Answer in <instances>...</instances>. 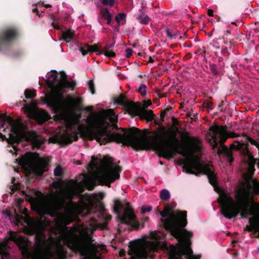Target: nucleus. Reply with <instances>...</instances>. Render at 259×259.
<instances>
[{"instance_id":"nucleus-1","label":"nucleus","mask_w":259,"mask_h":259,"mask_svg":"<svg viewBox=\"0 0 259 259\" xmlns=\"http://www.w3.org/2000/svg\"><path fill=\"white\" fill-rule=\"evenodd\" d=\"M108 120L113 124L117 122V116L113 109L102 110L94 128H84L79 126L77 130L90 140H96L100 145L115 142L124 146H131L137 150H153L159 157L168 160L174 158L177 153L188 157L192 151L201 149V141L197 138L190 137L188 133H186V136L189 145L181 144L176 133L161 125H159L157 132H153L154 136L151 140H141L139 137L142 135L141 131L136 127L120 128L121 133H111L108 130Z\"/></svg>"},{"instance_id":"nucleus-2","label":"nucleus","mask_w":259,"mask_h":259,"mask_svg":"<svg viewBox=\"0 0 259 259\" xmlns=\"http://www.w3.org/2000/svg\"><path fill=\"white\" fill-rule=\"evenodd\" d=\"M183 169L188 174L199 176L201 174L207 176L209 183L214 187V190L221 191L218 198L221 213L226 218L231 219L239 214L242 218L252 215V207L249 205L250 192L243 190L239 191L236 195L235 201L227 193L217 186L218 179L216 174L210 167L209 164H203L198 160H184Z\"/></svg>"},{"instance_id":"nucleus-3","label":"nucleus","mask_w":259,"mask_h":259,"mask_svg":"<svg viewBox=\"0 0 259 259\" xmlns=\"http://www.w3.org/2000/svg\"><path fill=\"white\" fill-rule=\"evenodd\" d=\"M78 183L71 181L69 187L59 191L51 205H47L42 199V193L38 191L32 190L30 193L22 191L26 199L30 203L33 209L40 216L49 214L54 216L59 211L62 210L64 212L61 215V220L64 225H67L73 221V217L81 215L82 213L81 206L78 203L72 201L74 197L81 196L80 193L76 189Z\"/></svg>"},{"instance_id":"nucleus-4","label":"nucleus","mask_w":259,"mask_h":259,"mask_svg":"<svg viewBox=\"0 0 259 259\" xmlns=\"http://www.w3.org/2000/svg\"><path fill=\"white\" fill-rule=\"evenodd\" d=\"M169 216L165 219H161L164 228L175 238L180 239L184 237L183 242L178 246L172 245L169 253V259H200V255H194L189 248L191 244L190 238L193 237L192 232L183 229L187 225V211L178 210L174 214L172 208L165 205L164 209Z\"/></svg>"},{"instance_id":"nucleus-5","label":"nucleus","mask_w":259,"mask_h":259,"mask_svg":"<svg viewBox=\"0 0 259 259\" xmlns=\"http://www.w3.org/2000/svg\"><path fill=\"white\" fill-rule=\"evenodd\" d=\"M52 73L49 75L47 79L48 87L52 90V94L47 98L48 106L51 107L55 113H63L73 104V100H67L63 97L64 90L67 88H73L76 85L74 81L69 82L67 80L66 74L64 72L61 73V78H58V73L56 70H52Z\"/></svg>"},{"instance_id":"nucleus-6","label":"nucleus","mask_w":259,"mask_h":259,"mask_svg":"<svg viewBox=\"0 0 259 259\" xmlns=\"http://www.w3.org/2000/svg\"><path fill=\"white\" fill-rule=\"evenodd\" d=\"M33 227L34 233L35 234L34 241L36 246L34 253L31 252L29 249V240L21 236L18 235L16 232H10L9 239L17 244L24 257L30 258V259H40L43 253L42 248L46 238V235L43 232L44 226L42 222L39 221L33 224Z\"/></svg>"},{"instance_id":"nucleus-7","label":"nucleus","mask_w":259,"mask_h":259,"mask_svg":"<svg viewBox=\"0 0 259 259\" xmlns=\"http://www.w3.org/2000/svg\"><path fill=\"white\" fill-rule=\"evenodd\" d=\"M227 129L226 125L215 124L210 126L209 131L212 133L210 135L211 138L209 139V143L214 152L216 151L218 155H224L226 157L227 161L231 163L234 161L232 150L224 145V143L228 138L238 137L240 136V135L234 132H228Z\"/></svg>"},{"instance_id":"nucleus-8","label":"nucleus","mask_w":259,"mask_h":259,"mask_svg":"<svg viewBox=\"0 0 259 259\" xmlns=\"http://www.w3.org/2000/svg\"><path fill=\"white\" fill-rule=\"evenodd\" d=\"M102 165L103 170L98 176V180L101 185L110 187V184L120 178V173L122 168L115 164L112 157L105 156L102 159Z\"/></svg>"},{"instance_id":"nucleus-9","label":"nucleus","mask_w":259,"mask_h":259,"mask_svg":"<svg viewBox=\"0 0 259 259\" xmlns=\"http://www.w3.org/2000/svg\"><path fill=\"white\" fill-rule=\"evenodd\" d=\"M123 207V204L119 201L117 200L115 202L114 211L117 214V218L120 221L121 223L130 225L135 230L139 229L140 224L136 220V217L134 213V209L130 205V203H126V208L124 210L123 213L120 214V209H122Z\"/></svg>"},{"instance_id":"nucleus-10","label":"nucleus","mask_w":259,"mask_h":259,"mask_svg":"<svg viewBox=\"0 0 259 259\" xmlns=\"http://www.w3.org/2000/svg\"><path fill=\"white\" fill-rule=\"evenodd\" d=\"M19 35L18 30L14 27H8L0 31V51L9 45Z\"/></svg>"},{"instance_id":"nucleus-11","label":"nucleus","mask_w":259,"mask_h":259,"mask_svg":"<svg viewBox=\"0 0 259 259\" xmlns=\"http://www.w3.org/2000/svg\"><path fill=\"white\" fill-rule=\"evenodd\" d=\"M8 123L10 127V132L14 134L18 133V131H24V124L20 120H14L12 117L7 116L6 114H0V123L1 127L6 131L5 125Z\"/></svg>"},{"instance_id":"nucleus-12","label":"nucleus","mask_w":259,"mask_h":259,"mask_svg":"<svg viewBox=\"0 0 259 259\" xmlns=\"http://www.w3.org/2000/svg\"><path fill=\"white\" fill-rule=\"evenodd\" d=\"M24 134L25 133L24 131H18V133L17 134H14L13 132H11V133L9 134V137L7 138L5 135L0 133V139H2V141H6L8 144L12 145L13 150L16 151L17 149L14 144H19L21 142V138ZM10 151L13 154L15 153L17 155L16 152L14 153L12 150H10Z\"/></svg>"},{"instance_id":"nucleus-13","label":"nucleus","mask_w":259,"mask_h":259,"mask_svg":"<svg viewBox=\"0 0 259 259\" xmlns=\"http://www.w3.org/2000/svg\"><path fill=\"white\" fill-rule=\"evenodd\" d=\"M130 249L128 254L131 255V259H146L148 256L147 250L143 248L138 246L137 244L130 242Z\"/></svg>"},{"instance_id":"nucleus-14","label":"nucleus","mask_w":259,"mask_h":259,"mask_svg":"<svg viewBox=\"0 0 259 259\" xmlns=\"http://www.w3.org/2000/svg\"><path fill=\"white\" fill-rule=\"evenodd\" d=\"M24 131L25 134L21 140L25 138L26 141L31 142L33 148L39 149L44 142L41 139H39L36 132L33 131H27L25 125H24Z\"/></svg>"},{"instance_id":"nucleus-15","label":"nucleus","mask_w":259,"mask_h":259,"mask_svg":"<svg viewBox=\"0 0 259 259\" xmlns=\"http://www.w3.org/2000/svg\"><path fill=\"white\" fill-rule=\"evenodd\" d=\"M244 152L247 156L248 159V170L247 172L250 177H251L254 174L255 171V165L256 162V159L253 158L252 155L248 151V148L246 147L244 150Z\"/></svg>"},{"instance_id":"nucleus-16","label":"nucleus","mask_w":259,"mask_h":259,"mask_svg":"<svg viewBox=\"0 0 259 259\" xmlns=\"http://www.w3.org/2000/svg\"><path fill=\"white\" fill-rule=\"evenodd\" d=\"M124 109L132 117L138 116V107L133 102L128 101L123 107Z\"/></svg>"},{"instance_id":"nucleus-17","label":"nucleus","mask_w":259,"mask_h":259,"mask_svg":"<svg viewBox=\"0 0 259 259\" xmlns=\"http://www.w3.org/2000/svg\"><path fill=\"white\" fill-rule=\"evenodd\" d=\"M138 116L140 117L141 120H146L147 122L151 121L154 119L155 116L153 112L151 110H142L138 113Z\"/></svg>"},{"instance_id":"nucleus-18","label":"nucleus","mask_w":259,"mask_h":259,"mask_svg":"<svg viewBox=\"0 0 259 259\" xmlns=\"http://www.w3.org/2000/svg\"><path fill=\"white\" fill-rule=\"evenodd\" d=\"M79 51L83 56L87 55L89 52H97L99 54L102 52L101 48L99 49L98 46L97 45H94L92 46L85 45L83 47H81L79 49Z\"/></svg>"},{"instance_id":"nucleus-19","label":"nucleus","mask_w":259,"mask_h":259,"mask_svg":"<svg viewBox=\"0 0 259 259\" xmlns=\"http://www.w3.org/2000/svg\"><path fill=\"white\" fill-rule=\"evenodd\" d=\"M59 140L60 142L63 144H70L73 141H77L78 140V134L76 133L69 136L62 135L60 136Z\"/></svg>"},{"instance_id":"nucleus-20","label":"nucleus","mask_w":259,"mask_h":259,"mask_svg":"<svg viewBox=\"0 0 259 259\" xmlns=\"http://www.w3.org/2000/svg\"><path fill=\"white\" fill-rule=\"evenodd\" d=\"M134 17L141 23L143 25H147L151 21V19L145 14L143 10L139 11V13L136 14Z\"/></svg>"},{"instance_id":"nucleus-21","label":"nucleus","mask_w":259,"mask_h":259,"mask_svg":"<svg viewBox=\"0 0 259 259\" xmlns=\"http://www.w3.org/2000/svg\"><path fill=\"white\" fill-rule=\"evenodd\" d=\"M35 118L39 123H43L49 119V115L46 111H39L35 114Z\"/></svg>"},{"instance_id":"nucleus-22","label":"nucleus","mask_w":259,"mask_h":259,"mask_svg":"<svg viewBox=\"0 0 259 259\" xmlns=\"http://www.w3.org/2000/svg\"><path fill=\"white\" fill-rule=\"evenodd\" d=\"M256 220H259V219L250 218L248 220L250 225L246 226L245 230L249 232L255 231L256 228L258 226V222L256 221Z\"/></svg>"},{"instance_id":"nucleus-23","label":"nucleus","mask_w":259,"mask_h":259,"mask_svg":"<svg viewBox=\"0 0 259 259\" xmlns=\"http://www.w3.org/2000/svg\"><path fill=\"white\" fill-rule=\"evenodd\" d=\"M7 244L6 243L0 244V259H9V253L7 251Z\"/></svg>"},{"instance_id":"nucleus-24","label":"nucleus","mask_w":259,"mask_h":259,"mask_svg":"<svg viewBox=\"0 0 259 259\" xmlns=\"http://www.w3.org/2000/svg\"><path fill=\"white\" fill-rule=\"evenodd\" d=\"M74 35V31L68 29L62 33V39L67 42H70L73 38Z\"/></svg>"},{"instance_id":"nucleus-25","label":"nucleus","mask_w":259,"mask_h":259,"mask_svg":"<svg viewBox=\"0 0 259 259\" xmlns=\"http://www.w3.org/2000/svg\"><path fill=\"white\" fill-rule=\"evenodd\" d=\"M85 185L89 191L93 190L96 185L95 181L92 178H88L85 181Z\"/></svg>"},{"instance_id":"nucleus-26","label":"nucleus","mask_w":259,"mask_h":259,"mask_svg":"<svg viewBox=\"0 0 259 259\" xmlns=\"http://www.w3.org/2000/svg\"><path fill=\"white\" fill-rule=\"evenodd\" d=\"M128 101L126 100L125 97L123 94H120L119 96L115 99V103L117 105H121L124 107Z\"/></svg>"},{"instance_id":"nucleus-27","label":"nucleus","mask_w":259,"mask_h":259,"mask_svg":"<svg viewBox=\"0 0 259 259\" xmlns=\"http://www.w3.org/2000/svg\"><path fill=\"white\" fill-rule=\"evenodd\" d=\"M170 197L169 192L166 189H163L160 192V198L164 201H167Z\"/></svg>"},{"instance_id":"nucleus-28","label":"nucleus","mask_w":259,"mask_h":259,"mask_svg":"<svg viewBox=\"0 0 259 259\" xmlns=\"http://www.w3.org/2000/svg\"><path fill=\"white\" fill-rule=\"evenodd\" d=\"M126 14L124 13H120L118 14L115 18V20L118 23L124 24L126 22Z\"/></svg>"},{"instance_id":"nucleus-29","label":"nucleus","mask_w":259,"mask_h":259,"mask_svg":"<svg viewBox=\"0 0 259 259\" xmlns=\"http://www.w3.org/2000/svg\"><path fill=\"white\" fill-rule=\"evenodd\" d=\"M24 95L26 99H32L36 96V91L26 89L24 92Z\"/></svg>"},{"instance_id":"nucleus-30","label":"nucleus","mask_w":259,"mask_h":259,"mask_svg":"<svg viewBox=\"0 0 259 259\" xmlns=\"http://www.w3.org/2000/svg\"><path fill=\"white\" fill-rule=\"evenodd\" d=\"M100 14L102 17L104 19L112 16V15L110 14L108 9L105 7L101 8Z\"/></svg>"},{"instance_id":"nucleus-31","label":"nucleus","mask_w":259,"mask_h":259,"mask_svg":"<svg viewBox=\"0 0 259 259\" xmlns=\"http://www.w3.org/2000/svg\"><path fill=\"white\" fill-rule=\"evenodd\" d=\"M57 252L58 254L62 257H66L67 254L66 249L62 245L59 246Z\"/></svg>"},{"instance_id":"nucleus-32","label":"nucleus","mask_w":259,"mask_h":259,"mask_svg":"<svg viewBox=\"0 0 259 259\" xmlns=\"http://www.w3.org/2000/svg\"><path fill=\"white\" fill-rule=\"evenodd\" d=\"M15 160L16 163L22 166H24L26 164V158L23 156L20 158L16 159Z\"/></svg>"},{"instance_id":"nucleus-33","label":"nucleus","mask_w":259,"mask_h":259,"mask_svg":"<svg viewBox=\"0 0 259 259\" xmlns=\"http://www.w3.org/2000/svg\"><path fill=\"white\" fill-rule=\"evenodd\" d=\"M54 174L56 177H61L63 175L62 167L59 165L57 166L54 170Z\"/></svg>"},{"instance_id":"nucleus-34","label":"nucleus","mask_w":259,"mask_h":259,"mask_svg":"<svg viewBox=\"0 0 259 259\" xmlns=\"http://www.w3.org/2000/svg\"><path fill=\"white\" fill-rule=\"evenodd\" d=\"M114 45V44H107L105 47L101 48L102 52L100 54H103L104 52L112 50Z\"/></svg>"},{"instance_id":"nucleus-35","label":"nucleus","mask_w":259,"mask_h":259,"mask_svg":"<svg viewBox=\"0 0 259 259\" xmlns=\"http://www.w3.org/2000/svg\"><path fill=\"white\" fill-rule=\"evenodd\" d=\"M147 87L145 84H142L138 89V92L141 94L142 96H145L146 94Z\"/></svg>"},{"instance_id":"nucleus-36","label":"nucleus","mask_w":259,"mask_h":259,"mask_svg":"<svg viewBox=\"0 0 259 259\" xmlns=\"http://www.w3.org/2000/svg\"><path fill=\"white\" fill-rule=\"evenodd\" d=\"M88 87L90 91L92 94L95 93V84L94 81L92 80H90L88 82Z\"/></svg>"},{"instance_id":"nucleus-37","label":"nucleus","mask_w":259,"mask_h":259,"mask_svg":"<svg viewBox=\"0 0 259 259\" xmlns=\"http://www.w3.org/2000/svg\"><path fill=\"white\" fill-rule=\"evenodd\" d=\"M103 54L110 58H114L116 56V54L112 50L104 52Z\"/></svg>"},{"instance_id":"nucleus-38","label":"nucleus","mask_w":259,"mask_h":259,"mask_svg":"<svg viewBox=\"0 0 259 259\" xmlns=\"http://www.w3.org/2000/svg\"><path fill=\"white\" fill-rule=\"evenodd\" d=\"M210 70L213 73V75H218L219 74V72L217 70V66L215 64H211L209 66Z\"/></svg>"},{"instance_id":"nucleus-39","label":"nucleus","mask_w":259,"mask_h":259,"mask_svg":"<svg viewBox=\"0 0 259 259\" xmlns=\"http://www.w3.org/2000/svg\"><path fill=\"white\" fill-rule=\"evenodd\" d=\"M212 104L213 103L212 102L208 100H206L203 103V105L204 107L207 108L208 109L212 110Z\"/></svg>"},{"instance_id":"nucleus-40","label":"nucleus","mask_w":259,"mask_h":259,"mask_svg":"<svg viewBox=\"0 0 259 259\" xmlns=\"http://www.w3.org/2000/svg\"><path fill=\"white\" fill-rule=\"evenodd\" d=\"M243 136L244 137H246V139L247 140V141L248 142H249L251 145H256V144H257V142L256 141L254 140L251 138H250V137H249L248 136H247L245 134L243 135Z\"/></svg>"},{"instance_id":"nucleus-41","label":"nucleus","mask_w":259,"mask_h":259,"mask_svg":"<svg viewBox=\"0 0 259 259\" xmlns=\"http://www.w3.org/2000/svg\"><path fill=\"white\" fill-rule=\"evenodd\" d=\"M152 210V207L151 206L144 205L142 207V213H144L146 212H150Z\"/></svg>"},{"instance_id":"nucleus-42","label":"nucleus","mask_w":259,"mask_h":259,"mask_svg":"<svg viewBox=\"0 0 259 259\" xmlns=\"http://www.w3.org/2000/svg\"><path fill=\"white\" fill-rule=\"evenodd\" d=\"M103 6H110L112 7L114 4L115 1H101Z\"/></svg>"},{"instance_id":"nucleus-43","label":"nucleus","mask_w":259,"mask_h":259,"mask_svg":"<svg viewBox=\"0 0 259 259\" xmlns=\"http://www.w3.org/2000/svg\"><path fill=\"white\" fill-rule=\"evenodd\" d=\"M125 52H126L125 57L126 58H130L131 56H132V54L133 53V51L131 48H127L125 50Z\"/></svg>"},{"instance_id":"nucleus-44","label":"nucleus","mask_w":259,"mask_h":259,"mask_svg":"<svg viewBox=\"0 0 259 259\" xmlns=\"http://www.w3.org/2000/svg\"><path fill=\"white\" fill-rule=\"evenodd\" d=\"M253 191L255 194L259 195V184L256 183L253 187Z\"/></svg>"},{"instance_id":"nucleus-45","label":"nucleus","mask_w":259,"mask_h":259,"mask_svg":"<svg viewBox=\"0 0 259 259\" xmlns=\"http://www.w3.org/2000/svg\"><path fill=\"white\" fill-rule=\"evenodd\" d=\"M15 181H16L15 178L14 177H13L12 179V183L13 184V186L12 187V188L11 189L12 191L13 192L16 191V190L18 189V186H16V185L15 184Z\"/></svg>"},{"instance_id":"nucleus-46","label":"nucleus","mask_w":259,"mask_h":259,"mask_svg":"<svg viewBox=\"0 0 259 259\" xmlns=\"http://www.w3.org/2000/svg\"><path fill=\"white\" fill-rule=\"evenodd\" d=\"M159 213L160 215L162 218H168L169 216V214L166 212V211H164L163 210L162 211H159Z\"/></svg>"},{"instance_id":"nucleus-47","label":"nucleus","mask_w":259,"mask_h":259,"mask_svg":"<svg viewBox=\"0 0 259 259\" xmlns=\"http://www.w3.org/2000/svg\"><path fill=\"white\" fill-rule=\"evenodd\" d=\"M41 1H40V2H38L37 3V7H39V11H40L41 13H42L44 12V11L45 10V8H44V6H43L44 5V3H41Z\"/></svg>"},{"instance_id":"nucleus-48","label":"nucleus","mask_w":259,"mask_h":259,"mask_svg":"<svg viewBox=\"0 0 259 259\" xmlns=\"http://www.w3.org/2000/svg\"><path fill=\"white\" fill-rule=\"evenodd\" d=\"M39 7H37V5H36V7L32 9V12L34 13H36L37 15H38L39 17H40V14H39Z\"/></svg>"},{"instance_id":"nucleus-49","label":"nucleus","mask_w":259,"mask_h":259,"mask_svg":"<svg viewBox=\"0 0 259 259\" xmlns=\"http://www.w3.org/2000/svg\"><path fill=\"white\" fill-rule=\"evenodd\" d=\"M237 143H238V145H233V146L234 147V148L236 149H241L243 146H244V144L243 143H241V142H236Z\"/></svg>"},{"instance_id":"nucleus-50","label":"nucleus","mask_w":259,"mask_h":259,"mask_svg":"<svg viewBox=\"0 0 259 259\" xmlns=\"http://www.w3.org/2000/svg\"><path fill=\"white\" fill-rule=\"evenodd\" d=\"M166 113L167 112L164 110H163L162 112H161L160 115V119L162 122L164 121V118L165 115H166Z\"/></svg>"},{"instance_id":"nucleus-51","label":"nucleus","mask_w":259,"mask_h":259,"mask_svg":"<svg viewBox=\"0 0 259 259\" xmlns=\"http://www.w3.org/2000/svg\"><path fill=\"white\" fill-rule=\"evenodd\" d=\"M152 103L150 100L145 101L144 103V106L145 108H147L151 105Z\"/></svg>"},{"instance_id":"nucleus-52","label":"nucleus","mask_w":259,"mask_h":259,"mask_svg":"<svg viewBox=\"0 0 259 259\" xmlns=\"http://www.w3.org/2000/svg\"><path fill=\"white\" fill-rule=\"evenodd\" d=\"M166 35H167V37H168L169 38H174V36L171 34L169 29H167L166 30Z\"/></svg>"},{"instance_id":"nucleus-53","label":"nucleus","mask_w":259,"mask_h":259,"mask_svg":"<svg viewBox=\"0 0 259 259\" xmlns=\"http://www.w3.org/2000/svg\"><path fill=\"white\" fill-rule=\"evenodd\" d=\"M213 11L211 9H208L207 10V15L210 17H212L213 16Z\"/></svg>"},{"instance_id":"nucleus-54","label":"nucleus","mask_w":259,"mask_h":259,"mask_svg":"<svg viewBox=\"0 0 259 259\" xmlns=\"http://www.w3.org/2000/svg\"><path fill=\"white\" fill-rule=\"evenodd\" d=\"M205 53H206V51H202L201 49L198 50L196 52V54H197L198 55H202L203 54H205Z\"/></svg>"},{"instance_id":"nucleus-55","label":"nucleus","mask_w":259,"mask_h":259,"mask_svg":"<svg viewBox=\"0 0 259 259\" xmlns=\"http://www.w3.org/2000/svg\"><path fill=\"white\" fill-rule=\"evenodd\" d=\"M256 221L258 222V226L255 231V233H256V232L258 233L257 235L256 236V237L259 238V220H256Z\"/></svg>"},{"instance_id":"nucleus-56","label":"nucleus","mask_w":259,"mask_h":259,"mask_svg":"<svg viewBox=\"0 0 259 259\" xmlns=\"http://www.w3.org/2000/svg\"><path fill=\"white\" fill-rule=\"evenodd\" d=\"M52 25L55 29H60V26L56 24V23L55 22H53L52 23Z\"/></svg>"},{"instance_id":"nucleus-57","label":"nucleus","mask_w":259,"mask_h":259,"mask_svg":"<svg viewBox=\"0 0 259 259\" xmlns=\"http://www.w3.org/2000/svg\"><path fill=\"white\" fill-rule=\"evenodd\" d=\"M111 19H112V16H110V17L105 19L107 20V24H108V25L110 24L111 22Z\"/></svg>"},{"instance_id":"nucleus-58","label":"nucleus","mask_w":259,"mask_h":259,"mask_svg":"<svg viewBox=\"0 0 259 259\" xmlns=\"http://www.w3.org/2000/svg\"><path fill=\"white\" fill-rule=\"evenodd\" d=\"M158 96L160 98H161L166 97V93L159 94H158Z\"/></svg>"},{"instance_id":"nucleus-59","label":"nucleus","mask_w":259,"mask_h":259,"mask_svg":"<svg viewBox=\"0 0 259 259\" xmlns=\"http://www.w3.org/2000/svg\"><path fill=\"white\" fill-rule=\"evenodd\" d=\"M222 52L225 55H227L229 54L228 52V51L227 50L226 48L224 49H223L222 50Z\"/></svg>"},{"instance_id":"nucleus-60","label":"nucleus","mask_w":259,"mask_h":259,"mask_svg":"<svg viewBox=\"0 0 259 259\" xmlns=\"http://www.w3.org/2000/svg\"><path fill=\"white\" fill-rule=\"evenodd\" d=\"M101 209L102 213L104 214L105 212V208L103 205H101Z\"/></svg>"},{"instance_id":"nucleus-61","label":"nucleus","mask_w":259,"mask_h":259,"mask_svg":"<svg viewBox=\"0 0 259 259\" xmlns=\"http://www.w3.org/2000/svg\"><path fill=\"white\" fill-rule=\"evenodd\" d=\"M41 162L44 164H47L48 162V160L47 159H42L41 160Z\"/></svg>"},{"instance_id":"nucleus-62","label":"nucleus","mask_w":259,"mask_h":259,"mask_svg":"<svg viewBox=\"0 0 259 259\" xmlns=\"http://www.w3.org/2000/svg\"><path fill=\"white\" fill-rule=\"evenodd\" d=\"M154 62V60L153 59H152V58L151 57H149L148 62L150 63H153Z\"/></svg>"},{"instance_id":"nucleus-63","label":"nucleus","mask_w":259,"mask_h":259,"mask_svg":"<svg viewBox=\"0 0 259 259\" xmlns=\"http://www.w3.org/2000/svg\"><path fill=\"white\" fill-rule=\"evenodd\" d=\"M119 25H120V23H118V25L114 27L115 30H116V31H119Z\"/></svg>"},{"instance_id":"nucleus-64","label":"nucleus","mask_w":259,"mask_h":259,"mask_svg":"<svg viewBox=\"0 0 259 259\" xmlns=\"http://www.w3.org/2000/svg\"><path fill=\"white\" fill-rule=\"evenodd\" d=\"M172 110V108H171V107H168V108H166V109H164V110H165L166 112H168V111H170V110Z\"/></svg>"}]
</instances>
